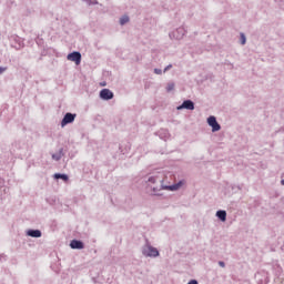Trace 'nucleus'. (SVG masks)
Masks as SVG:
<instances>
[{"instance_id": "nucleus-26", "label": "nucleus", "mask_w": 284, "mask_h": 284, "mask_svg": "<svg viewBox=\"0 0 284 284\" xmlns=\"http://www.w3.org/2000/svg\"><path fill=\"white\" fill-rule=\"evenodd\" d=\"M219 265H220V267H225V262L220 261V262H219Z\"/></svg>"}, {"instance_id": "nucleus-2", "label": "nucleus", "mask_w": 284, "mask_h": 284, "mask_svg": "<svg viewBox=\"0 0 284 284\" xmlns=\"http://www.w3.org/2000/svg\"><path fill=\"white\" fill-rule=\"evenodd\" d=\"M185 34H187V30L185 29V27H179L178 29L169 33V38L171 39V41H181L183 37H185Z\"/></svg>"}, {"instance_id": "nucleus-19", "label": "nucleus", "mask_w": 284, "mask_h": 284, "mask_svg": "<svg viewBox=\"0 0 284 284\" xmlns=\"http://www.w3.org/2000/svg\"><path fill=\"white\" fill-rule=\"evenodd\" d=\"M174 88H175L174 82L169 83V84L166 85V92H172V90H174Z\"/></svg>"}, {"instance_id": "nucleus-14", "label": "nucleus", "mask_w": 284, "mask_h": 284, "mask_svg": "<svg viewBox=\"0 0 284 284\" xmlns=\"http://www.w3.org/2000/svg\"><path fill=\"white\" fill-rule=\"evenodd\" d=\"M63 158V149H60L58 153L52 154L53 161H61Z\"/></svg>"}, {"instance_id": "nucleus-4", "label": "nucleus", "mask_w": 284, "mask_h": 284, "mask_svg": "<svg viewBox=\"0 0 284 284\" xmlns=\"http://www.w3.org/2000/svg\"><path fill=\"white\" fill-rule=\"evenodd\" d=\"M74 119H77V113H71V112L65 113L61 121V128H65V125L70 123H74Z\"/></svg>"}, {"instance_id": "nucleus-24", "label": "nucleus", "mask_w": 284, "mask_h": 284, "mask_svg": "<svg viewBox=\"0 0 284 284\" xmlns=\"http://www.w3.org/2000/svg\"><path fill=\"white\" fill-rule=\"evenodd\" d=\"M6 70H8V68H6V67H0V74H3V72H6Z\"/></svg>"}, {"instance_id": "nucleus-13", "label": "nucleus", "mask_w": 284, "mask_h": 284, "mask_svg": "<svg viewBox=\"0 0 284 284\" xmlns=\"http://www.w3.org/2000/svg\"><path fill=\"white\" fill-rule=\"evenodd\" d=\"M53 179H55V180L61 179L62 181H69V180H70V178L68 176V174H64V173H55V174L53 175Z\"/></svg>"}, {"instance_id": "nucleus-1", "label": "nucleus", "mask_w": 284, "mask_h": 284, "mask_svg": "<svg viewBox=\"0 0 284 284\" xmlns=\"http://www.w3.org/2000/svg\"><path fill=\"white\" fill-rule=\"evenodd\" d=\"M142 254L146 258H156L159 256V248L152 246L150 240L145 239V244L142 246Z\"/></svg>"}, {"instance_id": "nucleus-12", "label": "nucleus", "mask_w": 284, "mask_h": 284, "mask_svg": "<svg viewBox=\"0 0 284 284\" xmlns=\"http://www.w3.org/2000/svg\"><path fill=\"white\" fill-rule=\"evenodd\" d=\"M161 190H170V192H176V190H179V186L176 184H172V185L161 184Z\"/></svg>"}, {"instance_id": "nucleus-20", "label": "nucleus", "mask_w": 284, "mask_h": 284, "mask_svg": "<svg viewBox=\"0 0 284 284\" xmlns=\"http://www.w3.org/2000/svg\"><path fill=\"white\" fill-rule=\"evenodd\" d=\"M183 181H179L178 183H175V185L178 186V190H180L181 187H183Z\"/></svg>"}, {"instance_id": "nucleus-25", "label": "nucleus", "mask_w": 284, "mask_h": 284, "mask_svg": "<svg viewBox=\"0 0 284 284\" xmlns=\"http://www.w3.org/2000/svg\"><path fill=\"white\" fill-rule=\"evenodd\" d=\"M187 284H199V281H196V280H191Z\"/></svg>"}, {"instance_id": "nucleus-6", "label": "nucleus", "mask_w": 284, "mask_h": 284, "mask_svg": "<svg viewBox=\"0 0 284 284\" xmlns=\"http://www.w3.org/2000/svg\"><path fill=\"white\" fill-rule=\"evenodd\" d=\"M100 99H102V101H112L114 93L110 89H102L100 91Z\"/></svg>"}, {"instance_id": "nucleus-18", "label": "nucleus", "mask_w": 284, "mask_h": 284, "mask_svg": "<svg viewBox=\"0 0 284 284\" xmlns=\"http://www.w3.org/2000/svg\"><path fill=\"white\" fill-rule=\"evenodd\" d=\"M82 1H84L85 3H88V6H99V1H97V0H82Z\"/></svg>"}, {"instance_id": "nucleus-27", "label": "nucleus", "mask_w": 284, "mask_h": 284, "mask_svg": "<svg viewBox=\"0 0 284 284\" xmlns=\"http://www.w3.org/2000/svg\"><path fill=\"white\" fill-rule=\"evenodd\" d=\"M281 8L284 10V0L281 1Z\"/></svg>"}, {"instance_id": "nucleus-17", "label": "nucleus", "mask_w": 284, "mask_h": 284, "mask_svg": "<svg viewBox=\"0 0 284 284\" xmlns=\"http://www.w3.org/2000/svg\"><path fill=\"white\" fill-rule=\"evenodd\" d=\"M240 40L242 45H245V43H247V38L245 37V33H240Z\"/></svg>"}, {"instance_id": "nucleus-5", "label": "nucleus", "mask_w": 284, "mask_h": 284, "mask_svg": "<svg viewBox=\"0 0 284 284\" xmlns=\"http://www.w3.org/2000/svg\"><path fill=\"white\" fill-rule=\"evenodd\" d=\"M68 61H73L75 65L81 64V52L73 51L67 55Z\"/></svg>"}, {"instance_id": "nucleus-11", "label": "nucleus", "mask_w": 284, "mask_h": 284, "mask_svg": "<svg viewBox=\"0 0 284 284\" xmlns=\"http://www.w3.org/2000/svg\"><path fill=\"white\" fill-rule=\"evenodd\" d=\"M158 181L161 183V185H163V179H161L159 175H152L148 179V183H158Z\"/></svg>"}, {"instance_id": "nucleus-22", "label": "nucleus", "mask_w": 284, "mask_h": 284, "mask_svg": "<svg viewBox=\"0 0 284 284\" xmlns=\"http://www.w3.org/2000/svg\"><path fill=\"white\" fill-rule=\"evenodd\" d=\"M154 74H163V70H161V69H154Z\"/></svg>"}, {"instance_id": "nucleus-8", "label": "nucleus", "mask_w": 284, "mask_h": 284, "mask_svg": "<svg viewBox=\"0 0 284 284\" xmlns=\"http://www.w3.org/2000/svg\"><path fill=\"white\" fill-rule=\"evenodd\" d=\"M71 250H83L85 247V244L81 240H72L70 242Z\"/></svg>"}, {"instance_id": "nucleus-15", "label": "nucleus", "mask_w": 284, "mask_h": 284, "mask_svg": "<svg viewBox=\"0 0 284 284\" xmlns=\"http://www.w3.org/2000/svg\"><path fill=\"white\" fill-rule=\"evenodd\" d=\"M125 23H130V17L129 16H122L120 18V26H125Z\"/></svg>"}, {"instance_id": "nucleus-16", "label": "nucleus", "mask_w": 284, "mask_h": 284, "mask_svg": "<svg viewBox=\"0 0 284 284\" xmlns=\"http://www.w3.org/2000/svg\"><path fill=\"white\" fill-rule=\"evenodd\" d=\"M161 190H164V189H161V185H160V187H153L152 189L153 196H163V193H159V192H161Z\"/></svg>"}, {"instance_id": "nucleus-3", "label": "nucleus", "mask_w": 284, "mask_h": 284, "mask_svg": "<svg viewBox=\"0 0 284 284\" xmlns=\"http://www.w3.org/2000/svg\"><path fill=\"white\" fill-rule=\"evenodd\" d=\"M206 123L212 128V132H219L221 130V124H219V121H216V116L214 115H210Z\"/></svg>"}, {"instance_id": "nucleus-10", "label": "nucleus", "mask_w": 284, "mask_h": 284, "mask_svg": "<svg viewBox=\"0 0 284 284\" xmlns=\"http://www.w3.org/2000/svg\"><path fill=\"white\" fill-rule=\"evenodd\" d=\"M215 216L222 221V223H225L227 221V212L225 210H220L216 212Z\"/></svg>"}, {"instance_id": "nucleus-9", "label": "nucleus", "mask_w": 284, "mask_h": 284, "mask_svg": "<svg viewBox=\"0 0 284 284\" xmlns=\"http://www.w3.org/2000/svg\"><path fill=\"white\" fill-rule=\"evenodd\" d=\"M27 236H31V239H41L42 233L41 230H28L27 231Z\"/></svg>"}, {"instance_id": "nucleus-7", "label": "nucleus", "mask_w": 284, "mask_h": 284, "mask_svg": "<svg viewBox=\"0 0 284 284\" xmlns=\"http://www.w3.org/2000/svg\"><path fill=\"white\" fill-rule=\"evenodd\" d=\"M176 110H194V101L185 100L181 105L176 106Z\"/></svg>"}, {"instance_id": "nucleus-23", "label": "nucleus", "mask_w": 284, "mask_h": 284, "mask_svg": "<svg viewBox=\"0 0 284 284\" xmlns=\"http://www.w3.org/2000/svg\"><path fill=\"white\" fill-rule=\"evenodd\" d=\"M168 70H172V64L166 65V67L164 68L163 72H164V73L168 72Z\"/></svg>"}, {"instance_id": "nucleus-21", "label": "nucleus", "mask_w": 284, "mask_h": 284, "mask_svg": "<svg viewBox=\"0 0 284 284\" xmlns=\"http://www.w3.org/2000/svg\"><path fill=\"white\" fill-rule=\"evenodd\" d=\"M225 65H230L231 70H233L234 68V64L227 60L225 61Z\"/></svg>"}, {"instance_id": "nucleus-28", "label": "nucleus", "mask_w": 284, "mask_h": 284, "mask_svg": "<svg viewBox=\"0 0 284 284\" xmlns=\"http://www.w3.org/2000/svg\"><path fill=\"white\" fill-rule=\"evenodd\" d=\"M282 185H284V180H281Z\"/></svg>"}]
</instances>
